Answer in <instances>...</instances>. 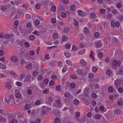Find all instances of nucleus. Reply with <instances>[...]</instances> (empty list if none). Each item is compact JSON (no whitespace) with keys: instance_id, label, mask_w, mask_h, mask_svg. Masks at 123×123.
I'll use <instances>...</instances> for the list:
<instances>
[{"instance_id":"obj_54","label":"nucleus","mask_w":123,"mask_h":123,"mask_svg":"<svg viewBox=\"0 0 123 123\" xmlns=\"http://www.w3.org/2000/svg\"><path fill=\"white\" fill-rule=\"evenodd\" d=\"M118 91L120 93H121L123 92V89L122 87H120L118 89Z\"/></svg>"},{"instance_id":"obj_9","label":"nucleus","mask_w":123,"mask_h":123,"mask_svg":"<svg viewBox=\"0 0 123 123\" xmlns=\"http://www.w3.org/2000/svg\"><path fill=\"white\" fill-rule=\"evenodd\" d=\"M95 44L96 48H99L102 45V43L99 42L98 41L95 43Z\"/></svg>"},{"instance_id":"obj_23","label":"nucleus","mask_w":123,"mask_h":123,"mask_svg":"<svg viewBox=\"0 0 123 123\" xmlns=\"http://www.w3.org/2000/svg\"><path fill=\"white\" fill-rule=\"evenodd\" d=\"M40 5L39 3H37L35 5V8L37 9H40Z\"/></svg>"},{"instance_id":"obj_41","label":"nucleus","mask_w":123,"mask_h":123,"mask_svg":"<svg viewBox=\"0 0 123 123\" xmlns=\"http://www.w3.org/2000/svg\"><path fill=\"white\" fill-rule=\"evenodd\" d=\"M84 32L85 33L88 34L89 32L88 29L86 27L84 28Z\"/></svg>"},{"instance_id":"obj_37","label":"nucleus","mask_w":123,"mask_h":123,"mask_svg":"<svg viewBox=\"0 0 123 123\" xmlns=\"http://www.w3.org/2000/svg\"><path fill=\"white\" fill-rule=\"evenodd\" d=\"M56 7L55 6H53L51 7V10L52 12H54L56 11Z\"/></svg>"},{"instance_id":"obj_52","label":"nucleus","mask_w":123,"mask_h":123,"mask_svg":"<svg viewBox=\"0 0 123 123\" xmlns=\"http://www.w3.org/2000/svg\"><path fill=\"white\" fill-rule=\"evenodd\" d=\"M70 86L72 88H74L75 87V84L74 83H71Z\"/></svg>"},{"instance_id":"obj_19","label":"nucleus","mask_w":123,"mask_h":123,"mask_svg":"<svg viewBox=\"0 0 123 123\" xmlns=\"http://www.w3.org/2000/svg\"><path fill=\"white\" fill-rule=\"evenodd\" d=\"M15 95L17 98H19L21 97V94L19 93H17L15 94Z\"/></svg>"},{"instance_id":"obj_2","label":"nucleus","mask_w":123,"mask_h":123,"mask_svg":"<svg viewBox=\"0 0 123 123\" xmlns=\"http://www.w3.org/2000/svg\"><path fill=\"white\" fill-rule=\"evenodd\" d=\"M113 65L115 66H120L121 62H118L116 60H114L113 61Z\"/></svg>"},{"instance_id":"obj_62","label":"nucleus","mask_w":123,"mask_h":123,"mask_svg":"<svg viewBox=\"0 0 123 123\" xmlns=\"http://www.w3.org/2000/svg\"><path fill=\"white\" fill-rule=\"evenodd\" d=\"M49 84L51 85H53L55 83L53 80H51L49 81Z\"/></svg>"},{"instance_id":"obj_34","label":"nucleus","mask_w":123,"mask_h":123,"mask_svg":"<svg viewBox=\"0 0 123 123\" xmlns=\"http://www.w3.org/2000/svg\"><path fill=\"white\" fill-rule=\"evenodd\" d=\"M20 64L21 65H22L25 64L26 63V62L24 59H21L20 60Z\"/></svg>"},{"instance_id":"obj_53","label":"nucleus","mask_w":123,"mask_h":123,"mask_svg":"<svg viewBox=\"0 0 123 123\" xmlns=\"http://www.w3.org/2000/svg\"><path fill=\"white\" fill-rule=\"evenodd\" d=\"M25 74H22L21 75H20V79H23L25 77Z\"/></svg>"},{"instance_id":"obj_33","label":"nucleus","mask_w":123,"mask_h":123,"mask_svg":"<svg viewBox=\"0 0 123 123\" xmlns=\"http://www.w3.org/2000/svg\"><path fill=\"white\" fill-rule=\"evenodd\" d=\"M66 48L67 49H69L71 47V45L69 43H67L65 45Z\"/></svg>"},{"instance_id":"obj_39","label":"nucleus","mask_w":123,"mask_h":123,"mask_svg":"<svg viewBox=\"0 0 123 123\" xmlns=\"http://www.w3.org/2000/svg\"><path fill=\"white\" fill-rule=\"evenodd\" d=\"M58 66L60 67H61L62 66V63L61 61H60L58 62Z\"/></svg>"},{"instance_id":"obj_45","label":"nucleus","mask_w":123,"mask_h":123,"mask_svg":"<svg viewBox=\"0 0 123 123\" xmlns=\"http://www.w3.org/2000/svg\"><path fill=\"white\" fill-rule=\"evenodd\" d=\"M77 73L78 74H82V73H83V72L81 70L78 69L77 70Z\"/></svg>"},{"instance_id":"obj_36","label":"nucleus","mask_w":123,"mask_h":123,"mask_svg":"<svg viewBox=\"0 0 123 123\" xmlns=\"http://www.w3.org/2000/svg\"><path fill=\"white\" fill-rule=\"evenodd\" d=\"M40 23L38 19H36L34 21V24L36 25H39Z\"/></svg>"},{"instance_id":"obj_16","label":"nucleus","mask_w":123,"mask_h":123,"mask_svg":"<svg viewBox=\"0 0 123 123\" xmlns=\"http://www.w3.org/2000/svg\"><path fill=\"white\" fill-rule=\"evenodd\" d=\"M26 68L28 69H30L32 68V64L31 63H30L26 67Z\"/></svg>"},{"instance_id":"obj_43","label":"nucleus","mask_w":123,"mask_h":123,"mask_svg":"<svg viewBox=\"0 0 123 123\" xmlns=\"http://www.w3.org/2000/svg\"><path fill=\"white\" fill-rule=\"evenodd\" d=\"M95 117L96 119H100L101 118L100 115L99 114H96L95 115Z\"/></svg>"},{"instance_id":"obj_28","label":"nucleus","mask_w":123,"mask_h":123,"mask_svg":"<svg viewBox=\"0 0 123 123\" xmlns=\"http://www.w3.org/2000/svg\"><path fill=\"white\" fill-rule=\"evenodd\" d=\"M67 68L66 66H64L62 69V71L63 73L65 72L67 70Z\"/></svg>"},{"instance_id":"obj_49","label":"nucleus","mask_w":123,"mask_h":123,"mask_svg":"<svg viewBox=\"0 0 123 123\" xmlns=\"http://www.w3.org/2000/svg\"><path fill=\"white\" fill-rule=\"evenodd\" d=\"M49 80L48 79H45L44 80V82L45 84H47L48 83Z\"/></svg>"},{"instance_id":"obj_11","label":"nucleus","mask_w":123,"mask_h":123,"mask_svg":"<svg viewBox=\"0 0 123 123\" xmlns=\"http://www.w3.org/2000/svg\"><path fill=\"white\" fill-rule=\"evenodd\" d=\"M6 68V67L5 65L0 63V68L2 69H5Z\"/></svg>"},{"instance_id":"obj_24","label":"nucleus","mask_w":123,"mask_h":123,"mask_svg":"<svg viewBox=\"0 0 123 123\" xmlns=\"http://www.w3.org/2000/svg\"><path fill=\"white\" fill-rule=\"evenodd\" d=\"M6 7L5 6H1L0 8L1 11H5L6 10Z\"/></svg>"},{"instance_id":"obj_50","label":"nucleus","mask_w":123,"mask_h":123,"mask_svg":"<svg viewBox=\"0 0 123 123\" xmlns=\"http://www.w3.org/2000/svg\"><path fill=\"white\" fill-rule=\"evenodd\" d=\"M31 17V16L29 14H26L25 15V18L27 19H29Z\"/></svg>"},{"instance_id":"obj_8","label":"nucleus","mask_w":123,"mask_h":123,"mask_svg":"<svg viewBox=\"0 0 123 123\" xmlns=\"http://www.w3.org/2000/svg\"><path fill=\"white\" fill-rule=\"evenodd\" d=\"M17 60V57L16 56H13L11 59V61L13 62H16Z\"/></svg>"},{"instance_id":"obj_7","label":"nucleus","mask_w":123,"mask_h":123,"mask_svg":"<svg viewBox=\"0 0 123 123\" xmlns=\"http://www.w3.org/2000/svg\"><path fill=\"white\" fill-rule=\"evenodd\" d=\"M80 63L84 66H85L86 65V62L83 59H82L81 60L80 62Z\"/></svg>"},{"instance_id":"obj_56","label":"nucleus","mask_w":123,"mask_h":123,"mask_svg":"<svg viewBox=\"0 0 123 123\" xmlns=\"http://www.w3.org/2000/svg\"><path fill=\"white\" fill-rule=\"evenodd\" d=\"M94 35V36L96 37H98L99 36V33L97 32H95Z\"/></svg>"},{"instance_id":"obj_58","label":"nucleus","mask_w":123,"mask_h":123,"mask_svg":"<svg viewBox=\"0 0 123 123\" xmlns=\"http://www.w3.org/2000/svg\"><path fill=\"white\" fill-rule=\"evenodd\" d=\"M98 56L100 58H101L102 57L103 55L102 53H99L98 54Z\"/></svg>"},{"instance_id":"obj_40","label":"nucleus","mask_w":123,"mask_h":123,"mask_svg":"<svg viewBox=\"0 0 123 123\" xmlns=\"http://www.w3.org/2000/svg\"><path fill=\"white\" fill-rule=\"evenodd\" d=\"M117 6L118 8H121L122 7V5L121 3H118L117 4Z\"/></svg>"},{"instance_id":"obj_63","label":"nucleus","mask_w":123,"mask_h":123,"mask_svg":"<svg viewBox=\"0 0 123 123\" xmlns=\"http://www.w3.org/2000/svg\"><path fill=\"white\" fill-rule=\"evenodd\" d=\"M11 123H17V121L15 119H12L11 121Z\"/></svg>"},{"instance_id":"obj_29","label":"nucleus","mask_w":123,"mask_h":123,"mask_svg":"<svg viewBox=\"0 0 123 123\" xmlns=\"http://www.w3.org/2000/svg\"><path fill=\"white\" fill-rule=\"evenodd\" d=\"M10 37V35L8 33H7L6 35H5L4 36L5 38L7 39L9 38Z\"/></svg>"},{"instance_id":"obj_38","label":"nucleus","mask_w":123,"mask_h":123,"mask_svg":"<svg viewBox=\"0 0 123 123\" xmlns=\"http://www.w3.org/2000/svg\"><path fill=\"white\" fill-rule=\"evenodd\" d=\"M79 102V100L77 99H75L74 101V103L76 105H77Z\"/></svg>"},{"instance_id":"obj_61","label":"nucleus","mask_w":123,"mask_h":123,"mask_svg":"<svg viewBox=\"0 0 123 123\" xmlns=\"http://www.w3.org/2000/svg\"><path fill=\"white\" fill-rule=\"evenodd\" d=\"M83 102H84L85 105H89V102L86 99Z\"/></svg>"},{"instance_id":"obj_22","label":"nucleus","mask_w":123,"mask_h":123,"mask_svg":"<svg viewBox=\"0 0 123 123\" xmlns=\"http://www.w3.org/2000/svg\"><path fill=\"white\" fill-rule=\"evenodd\" d=\"M31 76L30 75H28L27 77V78H25V79L24 81L25 82H29V80Z\"/></svg>"},{"instance_id":"obj_55","label":"nucleus","mask_w":123,"mask_h":123,"mask_svg":"<svg viewBox=\"0 0 123 123\" xmlns=\"http://www.w3.org/2000/svg\"><path fill=\"white\" fill-rule=\"evenodd\" d=\"M116 23L115 22L112 21L111 23V27H114L115 26Z\"/></svg>"},{"instance_id":"obj_10","label":"nucleus","mask_w":123,"mask_h":123,"mask_svg":"<svg viewBox=\"0 0 123 123\" xmlns=\"http://www.w3.org/2000/svg\"><path fill=\"white\" fill-rule=\"evenodd\" d=\"M65 55L67 58H69L71 56L70 54L68 52H65L64 53Z\"/></svg>"},{"instance_id":"obj_25","label":"nucleus","mask_w":123,"mask_h":123,"mask_svg":"<svg viewBox=\"0 0 123 123\" xmlns=\"http://www.w3.org/2000/svg\"><path fill=\"white\" fill-rule=\"evenodd\" d=\"M85 50L83 49L82 50L79 51L78 54L79 55H81L84 53L85 52Z\"/></svg>"},{"instance_id":"obj_46","label":"nucleus","mask_w":123,"mask_h":123,"mask_svg":"<svg viewBox=\"0 0 123 123\" xmlns=\"http://www.w3.org/2000/svg\"><path fill=\"white\" fill-rule=\"evenodd\" d=\"M38 74V72L37 71H34L33 73V74L35 76L37 75Z\"/></svg>"},{"instance_id":"obj_59","label":"nucleus","mask_w":123,"mask_h":123,"mask_svg":"<svg viewBox=\"0 0 123 123\" xmlns=\"http://www.w3.org/2000/svg\"><path fill=\"white\" fill-rule=\"evenodd\" d=\"M64 96L66 97H69L70 96V94L69 92H66Z\"/></svg>"},{"instance_id":"obj_57","label":"nucleus","mask_w":123,"mask_h":123,"mask_svg":"<svg viewBox=\"0 0 123 123\" xmlns=\"http://www.w3.org/2000/svg\"><path fill=\"white\" fill-rule=\"evenodd\" d=\"M56 90L57 91H59L61 90V87L60 85H58L56 87Z\"/></svg>"},{"instance_id":"obj_60","label":"nucleus","mask_w":123,"mask_h":123,"mask_svg":"<svg viewBox=\"0 0 123 123\" xmlns=\"http://www.w3.org/2000/svg\"><path fill=\"white\" fill-rule=\"evenodd\" d=\"M55 122L60 123L61 120L59 118H55Z\"/></svg>"},{"instance_id":"obj_6","label":"nucleus","mask_w":123,"mask_h":123,"mask_svg":"<svg viewBox=\"0 0 123 123\" xmlns=\"http://www.w3.org/2000/svg\"><path fill=\"white\" fill-rule=\"evenodd\" d=\"M6 88L8 89H10L12 88V86L11 84L9 82L7 83L5 85Z\"/></svg>"},{"instance_id":"obj_26","label":"nucleus","mask_w":123,"mask_h":123,"mask_svg":"<svg viewBox=\"0 0 123 123\" xmlns=\"http://www.w3.org/2000/svg\"><path fill=\"white\" fill-rule=\"evenodd\" d=\"M31 108L30 105L28 104H26L25 107V109L26 110H28Z\"/></svg>"},{"instance_id":"obj_64","label":"nucleus","mask_w":123,"mask_h":123,"mask_svg":"<svg viewBox=\"0 0 123 123\" xmlns=\"http://www.w3.org/2000/svg\"><path fill=\"white\" fill-rule=\"evenodd\" d=\"M36 123H40L41 122V119L39 118L36 119L35 120Z\"/></svg>"},{"instance_id":"obj_12","label":"nucleus","mask_w":123,"mask_h":123,"mask_svg":"<svg viewBox=\"0 0 123 123\" xmlns=\"http://www.w3.org/2000/svg\"><path fill=\"white\" fill-rule=\"evenodd\" d=\"M121 112V111L119 109H116L115 110L114 113L116 114L117 115H119Z\"/></svg>"},{"instance_id":"obj_1","label":"nucleus","mask_w":123,"mask_h":123,"mask_svg":"<svg viewBox=\"0 0 123 123\" xmlns=\"http://www.w3.org/2000/svg\"><path fill=\"white\" fill-rule=\"evenodd\" d=\"M78 14L81 16H86L87 15L84 12L80 10H78L77 11Z\"/></svg>"},{"instance_id":"obj_30","label":"nucleus","mask_w":123,"mask_h":123,"mask_svg":"<svg viewBox=\"0 0 123 123\" xmlns=\"http://www.w3.org/2000/svg\"><path fill=\"white\" fill-rule=\"evenodd\" d=\"M9 98L11 99L12 101H11L13 103V102H14V99L13 96L12 95H10L9 96Z\"/></svg>"},{"instance_id":"obj_17","label":"nucleus","mask_w":123,"mask_h":123,"mask_svg":"<svg viewBox=\"0 0 123 123\" xmlns=\"http://www.w3.org/2000/svg\"><path fill=\"white\" fill-rule=\"evenodd\" d=\"M15 4V5H16V6H17L18 5L20 4L21 1L20 0H14Z\"/></svg>"},{"instance_id":"obj_21","label":"nucleus","mask_w":123,"mask_h":123,"mask_svg":"<svg viewBox=\"0 0 123 123\" xmlns=\"http://www.w3.org/2000/svg\"><path fill=\"white\" fill-rule=\"evenodd\" d=\"M68 39V37L66 36L65 35H63L62 37V39L63 41H67Z\"/></svg>"},{"instance_id":"obj_13","label":"nucleus","mask_w":123,"mask_h":123,"mask_svg":"<svg viewBox=\"0 0 123 123\" xmlns=\"http://www.w3.org/2000/svg\"><path fill=\"white\" fill-rule=\"evenodd\" d=\"M106 73L108 75H111L112 74L111 70L110 69L107 70L106 71Z\"/></svg>"},{"instance_id":"obj_15","label":"nucleus","mask_w":123,"mask_h":123,"mask_svg":"<svg viewBox=\"0 0 123 123\" xmlns=\"http://www.w3.org/2000/svg\"><path fill=\"white\" fill-rule=\"evenodd\" d=\"M5 102L7 104H11L12 103L11 101H10L8 99L5 98Z\"/></svg>"},{"instance_id":"obj_5","label":"nucleus","mask_w":123,"mask_h":123,"mask_svg":"<svg viewBox=\"0 0 123 123\" xmlns=\"http://www.w3.org/2000/svg\"><path fill=\"white\" fill-rule=\"evenodd\" d=\"M56 103L57 104V105L58 106L57 107L58 108H60L62 106V104L61 103V101L59 99H57L55 101Z\"/></svg>"},{"instance_id":"obj_3","label":"nucleus","mask_w":123,"mask_h":123,"mask_svg":"<svg viewBox=\"0 0 123 123\" xmlns=\"http://www.w3.org/2000/svg\"><path fill=\"white\" fill-rule=\"evenodd\" d=\"M48 100H47L46 101L47 103L49 105H51L52 104V101L53 100L52 98L50 97H48Z\"/></svg>"},{"instance_id":"obj_14","label":"nucleus","mask_w":123,"mask_h":123,"mask_svg":"<svg viewBox=\"0 0 123 123\" xmlns=\"http://www.w3.org/2000/svg\"><path fill=\"white\" fill-rule=\"evenodd\" d=\"M30 40L31 41H33L34 40L35 37L34 35H30L29 37Z\"/></svg>"},{"instance_id":"obj_4","label":"nucleus","mask_w":123,"mask_h":123,"mask_svg":"<svg viewBox=\"0 0 123 123\" xmlns=\"http://www.w3.org/2000/svg\"><path fill=\"white\" fill-rule=\"evenodd\" d=\"M120 81V80L117 79L115 80L114 82V86L117 89V86H119Z\"/></svg>"},{"instance_id":"obj_31","label":"nucleus","mask_w":123,"mask_h":123,"mask_svg":"<svg viewBox=\"0 0 123 123\" xmlns=\"http://www.w3.org/2000/svg\"><path fill=\"white\" fill-rule=\"evenodd\" d=\"M92 69V70L93 72H96L98 70L97 68L95 66L93 67Z\"/></svg>"},{"instance_id":"obj_44","label":"nucleus","mask_w":123,"mask_h":123,"mask_svg":"<svg viewBox=\"0 0 123 123\" xmlns=\"http://www.w3.org/2000/svg\"><path fill=\"white\" fill-rule=\"evenodd\" d=\"M10 73L14 77L16 76L17 74L13 71H11Z\"/></svg>"},{"instance_id":"obj_48","label":"nucleus","mask_w":123,"mask_h":123,"mask_svg":"<svg viewBox=\"0 0 123 123\" xmlns=\"http://www.w3.org/2000/svg\"><path fill=\"white\" fill-rule=\"evenodd\" d=\"M70 8L71 11H73L75 10V7L74 5H72L71 6Z\"/></svg>"},{"instance_id":"obj_42","label":"nucleus","mask_w":123,"mask_h":123,"mask_svg":"<svg viewBox=\"0 0 123 123\" xmlns=\"http://www.w3.org/2000/svg\"><path fill=\"white\" fill-rule=\"evenodd\" d=\"M32 34L37 36H39L40 35L39 32L36 31H35L34 32H33Z\"/></svg>"},{"instance_id":"obj_27","label":"nucleus","mask_w":123,"mask_h":123,"mask_svg":"<svg viewBox=\"0 0 123 123\" xmlns=\"http://www.w3.org/2000/svg\"><path fill=\"white\" fill-rule=\"evenodd\" d=\"M58 35L57 34L55 33L53 34V37L54 39H56L58 38Z\"/></svg>"},{"instance_id":"obj_35","label":"nucleus","mask_w":123,"mask_h":123,"mask_svg":"<svg viewBox=\"0 0 123 123\" xmlns=\"http://www.w3.org/2000/svg\"><path fill=\"white\" fill-rule=\"evenodd\" d=\"M108 91L110 92H113V89L111 86H109L108 88Z\"/></svg>"},{"instance_id":"obj_47","label":"nucleus","mask_w":123,"mask_h":123,"mask_svg":"<svg viewBox=\"0 0 123 123\" xmlns=\"http://www.w3.org/2000/svg\"><path fill=\"white\" fill-rule=\"evenodd\" d=\"M61 15L62 17L63 18H65L66 16V13L64 12H62L61 13Z\"/></svg>"},{"instance_id":"obj_18","label":"nucleus","mask_w":123,"mask_h":123,"mask_svg":"<svg viewBox=\"0 0 123 123\" xmlns=\"http://www.w3.org/2000/svg\"><path fill=\"white\" fill-rule=\"evenodd\" d=\"M70 77L73 79H76L77 78V76L74 74H72L70 75Z\"/></svg>"},{"instance_id":"obj_32","label":"nucleus","mask_w":123,"mask_h":123,"mask_svg":"<svg viewBox=\"0 0 123 123\" xmlns=\"http://www.w3.org/2000/svg\"><path fill=\"white\" fill-rule=\"evenodd\" d=\"M29 53L30 55L31 56L34 55L35 54V53L33 50H30L29 51Z\"/></svg>"},{"instance_id":"obj_20","label":"nucleus","mask_w":123,"mask_h":123,"mask_svg":"<svg viewBox=\"0 0 123 123\" xmlns=\"http://www.w3.org/2000/svg\"><path fill=\"white\" fill-rule=\"evenodd\" d=\"M66 62L68 66H71L72 65V64L71 62L69 60H67L66 61Z\"/></svg>"},{"instance_id":"obj_51","label":"nucleus","mask_w":123,"mask_h":123,"mask_svg":"<svg viewBox=\"0 0 123 123\" xmlns=\"http://www.w3.org/2000/svg\"><path fill=\"white\" fill-rule=\"evenodd\" d=\"M119 74L120 75H123V71L122 69H121L119 71Z\"/></svg>"}]
</instances>
